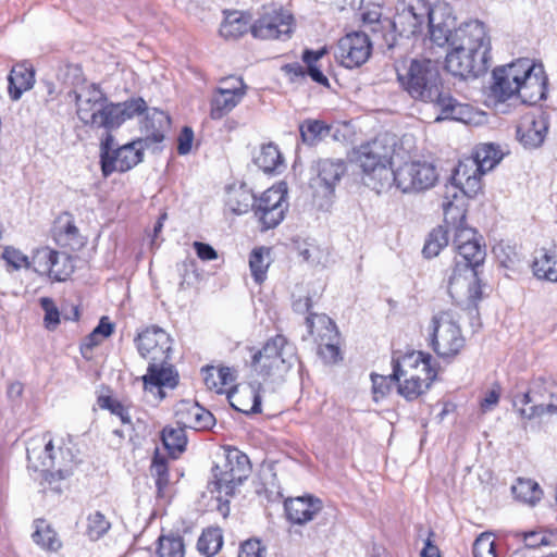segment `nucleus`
Instances as JSON below:
<instances>
[{
    "label": "nucleus",
    "instance_id": "obj_21",
    "mask_svg": "<svg viewBox=\"0 0 557 557\" xmlns=\"http://www.w3.org/2000/svg\"><path fill=\"white\" fill-rule=\"evenodd\" d=\"M548 127V117L545 113L527 114L517 127V137L524 147L537 148L544 143Z\"/></svg>",
    "mask_w": 557,
    "mask_h": 557
},
{
    "label": "nucleus",
    "instance_id": "obj_48",
    "mask_svg": "<svg viewBox=\"0 0 557 557\" xmlns=\"http://www.w3.org/2000/svg\"><path fill=\"white\" fill-rule=\"evenodd\" d=\"M449 233H453V246L455 249L471 243L472 240H475L480 238L481 236L478 234L476 230L473 227H470L467 223L459 225L457 227L448 230Z\"/></svg>",
    "mask_w": 557,
    "mask_h": 557
},
{
    "label": "nucleus",
    "instance_id": "obj_26",
    "mask_svg": "<svg viewBox=\"0 0 557 557\" xmlns=\"http://www.w3.org/2000/svg\"><path fill=\"white\" fill-rule=\"evenodd\" d=\"M442 208L444 212V222L446 224L447 230L457 227L459 225L466 224V202L463 196H458L456 190H447V195L445 196Z\"/></svg>",
    "mask_w": 557,
    "mask_h": 557
},
{
    "label": "nucleus",
    "instance_id": "obj_54",
    "mask_svg": "<svg viewBox=\"0 0 557 557\" xmlns=\"http://www.w3.org/2000/svg\"><path fill=\"white\" fill-rule=\"evenodd\" d=\"M363 24L373 34H377L383 27H392V21L388 18H381L379 11H369L363 13Z\"/></svg>",
    "mask_w": 557,
    "mask_h": 557
},
{
    "label": "nucleus",
    "instance_id": "obj_14",
    "mask_svg": "<svg viewBox=\"0 0 557 557\" xmlns=\"http://www.w3.org/2000/svg\"><path fill=\"white\" fill-rule=\"evenodd\" d=\"M447 289L457 305L467 309H475L482 294L476 269L462 265L461 261H456L448 277Z\"/></svg>",
    "mask_w": 557,
    "mask_h": 557
},
{
    "label": "nucleus",
    "instance_id": "obj_9",
    "mask_svg": "<svg viewBox=\"0 0 557 557\" xmlns=\"http://www.w3.org/2000/svg\"><path fill=\"white\" fill-rule=\"evenodd\" d=\"M391 148L375 139L362 145L358 150L357 161L362 169L364 185L381 193L393 186Z\"/></svg>",
    "mask_w": 557,
    "mask_h": 557
},
{
    "label": "nucleus",
    "instance_id": "obj_45",
    "mask_svg": "<svg viewBox=\"0 0 557 557\" xmlns=\"http://www.w3.org/2000/svg\"><path fill=\"white\" fill-rule=\"evenodd\" d=\"M299 131L302 141L312 145L324 138L330 128L320 121L308 120L300 125Z\"/></svg>",
    "mask_w": 557,
    "mask_h": 557
},
{
    "label": "nucleus",
    "instance_id": "obj_17",
    "mask_svg": "<svg viewBox=\"0 0 557 557\" xmlns=\"http://www.w3.org/2000/svg\"><path fill=\"white\" fill-rule=\"evenodd\" d=\"M293 16L282 8L263 7L260 17L250 26L253 37L259 39H287L293 32Z\"/></svg>",
    "mask_w": 557,
    "mask_h": 557
},
{
    "label": "nucleus",
    "instance_id": "obj_22",
    "mask_svg": "<svg viewBox=\"0 0 557 557\" xmlns=\"http://www.w3.org/2000/svg\"><path fill=\"white\" fill-rule=\"evenodd\" d=\"M550 401L545 404L537 392L534 389L523 394L521 397L515 399L513 406L518 409L519 414L524 419H533L544 414L557 413V387L552 386L549 392Z\"/></svg>",
    "mask_w": 557,
    "mask_h": 557
},
{
    "label": "nucleus",
    "instance_id": "obj_56",
    "mask_svg": "<svg viewBox=\"0 0 557 557\" xmlns=\"http://www.w3.org/2000/svg\"><path fill=\"white\" fill-rule=\"evenodd\" d=\"M151 472L157 476V485L159 488L168 483V467L163 458L158 456L153 458Z\"/></svg>",
    "mask_w": 557,
    "mask_h": 557
},
{
    "label": "nucleus",
    "instance_id": "obj_61",
    "mask_svg": "<svg viewBox=\"0 0 557 557\" xmlns=\"http://www.w3.org/2000/svg\"><path fill=\"white\" fill-rule=\"evenodd\" d=\"M312 307V302L310 298H305L304 300L299 299L294 302V309L297 312L305 313L308 312L309 315L306 319V322L308 324V327L310 329V333H312V314L310 313V309Z\"/></svg>",
    "mask_w": 557,
    "mask_h": 557
},
{
    "label": "nucleus",
    "instance_id": "obj_31",
    "mask_svg": "<svg viewBox=\"0 0 557 557\" xmlns=\"http://www.w3.org/2000/svg\"><path fill=\"white\" fill-rule=\"evenodd\" d=\"M33 541L42 549L55 552L61 547V541L55 531L45 520L34 521Z\"/></svg>",
    "mask_w": 557,
    "mask_h": 557
},
{
    "label": "nucleus",
    "instance_id": "obj_18",
    "mask_svg": "<svg viewBox=\"0 0 557 557\" xmlns=\"http://www.w3.org/2000/svg\"><path fill=\"white\" fill-rule=\"evenodd\" d=\"M371 54V42L364 32H352L339 39L336 49V59L347 67L354 69L362 65Z\"/></svg>",
    "mask_w": 557,
    "mask_h": 557
},
{
    "label": "nucleus",
    "instance_id": "obj_10",
    "mask_svg": "<svg viewBox=\"0 0 557 557\" xmlns=\"http://www.w3.org/2000/svg\"><path fill=\"white\" fill-rule=\"evenodd\" d=\"M250 472V461L246 454L235 447L224 448L223 461L213 469L214 490L222 496H232L235 488L246 480Z\"/></svg>",
    "mask_w": 557,
    "mask_h": 557
},
{
    "label": "nucleus",
    "instance_id": "obj_50",
    "mask_svg": "<svg viewBox=\"0 0 557 557\" xmlns=\"http://www.w3.org/2000/svg\"><path fill=\"white\" fill-rule=\"evenodd\" d=\"M474 557H497L495 542L491 534H481L473 543Z\"/></svg>",
    "mask_w": 557,
    "mask_h": 557
},
{
    "label": "nucleus",
    "instance_id": "obj_42",
    "mask_svg": "<svg viewBox=\"0 0 557 557\" xmlns=\"http://www.w3.org/2000/svg\"><path fill=\"white\" fill-rule=\"evenodd\" d=\"M158 557H184L185 544L180 535H162L158 541Z\"/></svg>",
    "mask_w": 557,
    "mask_h": 557
},
{
    "label": "nucleus",
    "instance_id": "obj_24",
    "mask_svg": "<svg viewBox=\"0 0 557 557\" xmlns=\"http://www.w3.org/2000/svg\"><path fill=\"white\" fill-rule=\"evenodd\" d=\"M176 416L178 423L184 428L205 430L214 424L213 414L198 404L184 403L177 410Z\"/></svg>",
    "mask_w": 557,
    "mask_h": 557
},
{
    "label": "nucleus",
    "instance_id": "obj_34",
    "mask_svg": "<svg viewBox=\"0 0 557 557\" xmlns=\"http://www.w3.org/2000/svg\"><path fill=\"white\" fill-rule=\"evenodd\" d=\"M503 152L498 146L485 143L476 146L473 156L471 157L479 166L486 173L493 170L496 164L503 159Z\"/></svg>",
    "mask_w": 557,
    "mask_h": 557
},
{
    "label": "nucleus",
    "instance_id": "obj_11",
    "mask_svg": "<svg viewBox=\"0 0 557 557\" xmlns=\"http://www.w3.org/2000/svg\"><path fill=\"white\" fill-rule=\"evenodd\" d=\"M147 148L143 139L117 147L114 137L107 133L100 145V162L103 176L113 172H126L143 160V150Z\"/></svg>",
    "mask_w": 557,
    "mask_h": 557
},
{
    "label": "nucleus",
    "instance_id": "obj_64",
    "mask_svg": "<svg viewBox=\"0 0 557 557\" xmlns=\"http://www.w3.org/2000/svg\"><path fill=\"white\" fill-rule=\"evenodd\" d=\"M499 400V393L495 389L490 391L481 401V407L484 411L491 410L497 405Z\"/></svg>",
    "mask_w": 557,
    "mask_h": 557
},
{
    "label": "nucleus",
    "instance_id": "obj_1",
    "mask_svg": "<svg viewBox=\"0 0 557 557\" xmlns=\"http://www.w3.org/2000/svg\"><path fill=\"white\" fill-rule=\"evenodd\" d=\"M450 50L445 58V69L454 76L476 78L491 64V38L486 26L479 20H471L445 32Z\"/></svg>",
    "mask_w": 557,
    "mask_h": 557
},
{
    "label": "nucleus",
    "instance_id": "obj_35",
    "mask_svg": "<svg viewBox=\"0 0 557 557\" xmlns=\"http://www.w3.org/2000/svg\"><path fill=\"white\" fill-rule=\"evenodd\" d=\"M270 252V249L265 247H257L250 252L249 268L257 284L263 283L267 278V272L271 264Z\"/></svg>",
    "mask_w": 557,
    "mask_h": 557
},
{
    "label": "nucleus",
    "instance_id": "obj_53",
    "mask_svg": "<svg viewBox=\"0 0 557 557\" xmlns=\"http://www.w3.org/2000/svg\"><path fill=\"white\" fill-rule=\"evenodd\" d=\"M215 90L221 92H228L232 95L240 94V97H245L247 92V86L240 77L230 76L223 78L220 82V86Z\"/></svg>",
    "mask_w": 557,
    "mask_h": 557
},
{
    "label": "nucleus",
    "instance_id": "obj_12",
    "mask_svg": "<svg viewBox=\"0 0 557 557\" xmlns=\"http://www.w3.org/2000/svg\"><path fill=\"white\" fill-rule=\"evenodd\" d=\"M27 459L34 470L55 474L59 479H65L72 473V467L65 462L64 451L61 447H54L49 434L29 442Z\"/></svg>",
    "mask_w": 557,
    "mask_h": 557
},
{
    "label": "nucleus",
    "instance_id": "obj_52",
    "mask_svg": "<svg viewBox=\"0 0 557 557\" xmlns=\"http://www.w3.org/2000/svg\"><path fill=\"white\" fill-rule=\"evenodd\" d=\"M2 258L3 260L7 261L9 265H11L15 270L22 268L30 269V262L28 257L15 248L7 247L3 250Z\"/></svg>",
    "mask_w": 557,
    "mask_h": 557
},
{
    "label": "nucleus",
    "instance_id": "obj_16",
    "mask_svg": "<svg viewBox=\"0 0 557 557\" xmlns=\"http://www.w3.org/2000/svg\"><path fill=\"white\" fill-rule=\"evenodd\" d=\"M288 209L287 186L278 183L267 189L253 206L256 218L261 224V230L267 231L276 227L285 218Z\"/></svg>",
    "mask_w": 557,
    "mask_h": 557
},
{
    "label": "nucleus",
    "instance_id": "obj_27",
    "mask_svg": "<svg viewBox=\"0 0 557 557\" xmlns=\"http://www.w3.org/2000/svg\"><path fill=\"white\" fill-rule=\"evenodd\" d=\"M9 94L13 100H18L23 92L33 88L35 83V73L26 64H16L12 67L9 75Z\"/></svg>",
    "mask_w": 557,
    "mask_h": 557
},
{
    "label": "nucleus",
    "instance_id": "obj_38",
    "mask_svg": "<svg viewBox=\"0 0 557 557\" xmlns=\"http://www.w3.org/2000/svg\"><path fill=\"white\" fill-rule=\"evenodd\" d=\"M162 442L169 454L176 458L181 455L186 447V435L184 429L178 428H164L162 431Z\"/></svg>",
    "mask_w": 557,
    "mask_h": 557
},
{
    "label": "nucleus",
    "instance_id": "obj_39",
    "mask_svg": "<svg viewBox=\"0 0 557 557\" xmlns=\"http://www.w3.org/2000/svg\"><path fill=\"white\" fill-rule=\"evenodd\" d=\"M223 545L222 531L219 528H209L205 530L198 540V550L207 556H214Z\"/></svg>",
    "mask_w": 557,
    "mask_h": 557
},
{
    "label": "nucleus",
    "instance_id": "obj_3",
    "mask_svg": "<svg viewBox=\"0 0 557 557\" xmlns=\"http://www.w3.org/2000/svg\"><path fill=\"white\" fill-rule=\"evenodd\" d=\"M397 79L403 89L414 100L433 103L440 110V120L470 123L472 108L460 103L442 91L441 75L431 60H411L409 65L397 70Z\"/></svg>",
    "mask_w": 557,
    "mask_h": 557
},
{
    "label": "nucleus",
    "instance_id": "obj_44",
    "mask_svg": "<svg viewBox=\"0 0 557 557\" xmlns=\"http://www.w3.org/2000/svg\"><path fill=\"white\" fill-rule=\"evenodd\" d=\"M282 163V156L278 148L273 144L263 145L256 164L264 172H273Z\"/></svg>",
    "mask_w": 557,
    "mask_h": 557
},
{
    "label": "nucleus",
    "instance_id": "obj_15",
    "mask_svg": "<svg viewBox=\"0 0 557 557\" xmlns=\"http://www.w3.org/2000/svg\"><path fill=\"white\" fill-rule=\"evenodd\" d=\"M392 178L393 185L403 193H413L431 188L437 180V172L430 162L411 160L395 168Z\"/></svg>",
    "mask_w": 557,
    "mask_h": 557
},
{
    "label": "nucleus",
    "instance_id": "obj_57",
    "mask_svg": "<svg viewBox=\"0 0 557 557\" xmlns=\"http://www.w3.org/2000/svg\"><path fill=\"white\" fill-rule=\"evenodd\" d=\"M523 541L527 547L536 548L548 545V537L543 532L531 531L523 534Z\"/></svg>",
    "mask_w": 557,
    "mask_h": 557
},
{
    "label": "nucleus",
    "instance_id": "obj_20",
    "mask_svg": "<svg viewBox=\"0 0 557 557\" xmlns=\"http://www.w3.org/2000/svg\"><path fill=\"white\" fill-rule=\"evenodd\" d=\"M317 176L312 178L311 186L318 195L329 197L333 195L336 185L346 172L343 160L324 159L317 163Z\"/></svg>",
    "mask_w": 557,
    "mask_h": 557
},
{
    "label": "nucleus",
    "instance_id": "obj_5",
    "mask_svg": "<svg viewBox=\"0 0 557 557\" xmlns=\"http://www.w3.org/2000/svg\"><path fill=\"white\" fill-rule=\"evenodd\" d=\"M453 9L445 2L431 5L428 0H399L392 27L400 36H412L429 27L431 40L437 46H444L447 27H454Z\"/></svg>",
    "mask_w": 557,
    "mask_h": 557
},
{
    "label": "nucleus",
    "instance_id": "obj_29",
    "mask_svg": "<svg viewBox=\"0 0 557 557\" xmlns=\"http://www.w3.org/2000/svg\"><path fill=\"white\" fill-rule=\"evenodd\" d=\"M256 197L244 185L239 187H232L227 190L225 206L235 214H244L253 209Z\"/></svg>",
    "mask_w": 557,
    "mask_h": 557
},
{
    "label": "nucleus",
    "instance_id": "obj_4",
    "mask_svg": "<svg viewBox=\"0 0 557 557\" xmlns=\"http://www.w3.org/2000/svg\"><path fill=\"white\" fill-rule=\"evenodd\" d=\"M136 346L140 356L149 360L147 373L139 380L149 401L159 403L165 397L164 388H174L178 374L169 362L172 350L170 335L162 329L152 326L138 334Z\"/></svg>",
    "mask_w": 557,
    "mask_h": 557
},
{
    "label": "nucleus",
    "instance_id": "obj_59",
    "mask_svg": "<svg viewBox=\"0 0 557 557\" xmlns=\"http://www.w3.org/2000/svg\"><path fill=\"white\" fill-rule=\"evenodd\" d=\"M193 246L196 250L198 258L201 259L202 261H211L218 258L215 249L209 244L195 242Z\"/></svg>",
    "mask_w": 557,
    "mask_h": 557
},
{
    "label": "nucleus",
    "instance_id": "obj_51",
    "mask_svg": "<svg viewBox=\"0 0 557 557\" xmlns=\"http://www.w3.org/2000/svg\"><path fill=\"white\" fill-rule=\"evenodd\" d=\"M40 305L45 311V326L48 330H54L60 323V314L58 308L55 307L53 300L48 297H42L40 299Z\"/></svg>",
    "mask_w": 557,
    "mask_h": 557
},
{
    "label": "nucleus",
    "instance_id": "obj_36",
    "mask_svg": "<svg viewBox=\"0 0 557 557\" xmlns=\"http://www.w3.org/2000/svg\"><path fill=\"white\" fill-rule=\"evenodd\" d=\"M511 491L516 498L531 506L540 502L543 496L540 485L530 479H518L516 484L512 485Z\"/></svg>",
    "mask_w": 557,
    "mask_h": 557
},
{
    "label": "nucleus",
    "instance_id": "obj_55",
    "mask_svg": "<svg viewBox=\"0 0 557 557\" xmlns=\"http://www.w3.org/2000/svg\"><path fill=\"white\" fill-rule=\"evenodd\" d=\"M265 548L258 540H248L242 544L238 557H264Z\"/></svg>",
    "mask_w": 557,
    "mask_h": 557
},
{
    "label": "nucleus",
    "instance_id": "obj_47",
    "mask_svg": "<svg viewBox=\"0 0 557 557\" xmlns=\"http://www.w3.org/2000/svg\"><path fill=\"white\" fill-rule=\"evenodd\" d=\"M87 535L90 540L97 541L110 529V522L99 511L88 516Z\"/></svg>",
    "mask_w": 557,
    "mask_h": 557
},
{
    "label": "nucleus",
    "instance_id": "obj_30",
    "mask_svg": "<svg viewBox=\"0 0 557 557\" xmlns=\"http://www.w3.org/2000/svg\"><path fill=\"white\" fill-rule=\"evenodd\" d=\"M203 381L209 389L218 394L223 393L224 387L235 381L234 370L228 367H206L203 369Z\"/></svg>",
    "mask_w": 557,
    "mask_h": 557
},
{
    "label": "nucleus",
    "instance_id": "obj_25",
    "mask_svg": "<svg viewBox=\"0 0 557 557\" xmlns=\"http://www.w3.org/2000/svg\"><path fill=\"white\" fill-rule=\"evenodd\" d=\"M146 111L147 115L141 126L146 136L143 140L146 147H150V145L159 144L164 139V134L170 126V117L158 109L148 111L147 107L144 112Z\"/></svg>",
    "mask_w": 557,
    "mask_h": 557
},
{
    "label": "nucleus",
    "instance_id": "obj_13",
    "mask_svg": "<svg viewBox=\"0 0 557 557\" xmlns=\"http://www.w3.org/2000/svg\"><path fill=\"white\" fill-rule=\"evenodd\" d=\"M465 342L461 330L451 312L443 311L433 317L431 345L440 357H455L463 348Z\"/></svg>",
    "mask_w": 557,
    "mask_h": 557
},
{
    "label": "nucleus",
    "instance_id": "obj_2",
    "mask_svg": "<svg viewBox=\"0 0 557 557\" xmlns=\"http://www.w3.org/2000/svg\"><path fill=\"white\" fill-rule=\"evenodd\" d=\"M69 96L74 97L78 120L85 126L102 128L106 133H111L126 121L143 114L147 108L143 98L112 102L98 84L87 81L77 83Z\"/></svg>",
    "mask_w": 557,
    "mask_h": 557
},
{
    "label": "nucleus",
    "instance_id": "obj_6",
    "mask_svg": "<svg viewBox=\"0 0 557 557\" xmlns=\"http://www.w3.org/2000/svg\"><path fill=\"white\" fill-rule=\"evenodd\" d=\"M491 92L498 101L511 98L535 104L545 98L546 77L542 67L523 58L494 69Z\"/></svg>",
    "mask_w": 557,
    "mask_h": 557
},
{
    "label": "nucleus",
    "instance_id": "obj_7",
    "mask_svg": "<svg viewBox=\"0 0 557 557\" xmlns=\"http://www.w3.org/2000/svg\"><path fill=\"white\" fill-rule=\"evenodd\" d=\"M299 362L297 348L284 335L269 338L251 356V366L264 384L274 386L286 381L289 371Z\"/></svg>",
    "mask_w": 557,
    "mask_h": 557
},
{
    "label": "nucleus",
    "instance_id": "obj_46",
    "mask_svg": "<svg viewBox=\"0 0 557 557\" xmlns=\"http://www.w3.org/2000/svg\"><path fill=\"white\" fill-rule=\"evenodd\" d=\"M55 250L49 247H41L34 251L30 262V268L40 275H47L51 271L53 264V257Z\"/></svg>",
    "mask_w": 557,
    "mask_h": 557
},
{
    "label": "nucleus",
    "instance_id": "obj_60",
    "mask_svg": "<svg viewBox=\"0 0 557 557\" xmlns=\"http://www.w3.org/2000/svg\"><path fill=\"white\" fill-rule=\"evenodd\" d=\"M55 240L62 247L76 250L83 246V239L79 235L55 234Z\"/></svg>",
    "mask_w": 557,
    "mask_h": 557
},
{
    "label": "nucleus",
    "instance_id": "obj_19",
    "mask_svg": "<svg viewBox=\"0 0 557 557\" xmlns=\"http://www.w3.org/2000/svg\"><path fill=\"white\" fill-rule=\"evenodd\" d=\"M485 172L471 157L459 161L451 181V190L459 189L467 197H474L482 188L481 178Z\"/></svg>",
    "mask_w": 557,
    "mask_h": 557
},
{
    "label": "nucleus",
    "instance_id": "obj_23",
    "mask_svg": "<svg viewBox=\"0 0 557 557\" xmlns=\"http://www.w3.org/2000/svg\"><path fill=\"white\" fill-rule=\"evenodd\" d=\"M322 507V500L311 495L285 500L287 518L295 524H305L313 520Z\"/></svg>",
    "mask_w": 557,
    "mask_h": 557
},
{
    "label": "nucleus",
    "instance_id": "obj_43",
    "mask_svg": "<svg viewBox=\"0 0 557 557\" xmlns=\"http://www.w3.org/2000/svg\"><path fill=\"white\" fill-rule=\"evenodd\" d=\"M52 261L51 271H49L47 275L54 281H65L73 273L74 264L67 253L55 251Z\"/></svg>",
    "mask_w": 557,
    "mask_h": 557
},
{
    "label": "nucleus",
    "instance_id": "obj_33",
    "mask_svg": "<svg viewBox=\"0 0 557 557\" xmlns=\"http://www.w3.org/2000/svg\"><path fill=\"white\" fill-rule=\"evenodd\" d=\"M481 242L482 237L455 249L457 251L456 261H461L462 265L478 269L485 259V249Z\"/></svg>",
    "mask_w": 557,
    "mask_h": 557
},
{
    "label": "nucleus",
    "instance_id": "obj_40",
    "mask_svg": "<svg viewBox=\"0 0 557 557\" xmlns=\"http://www.w3.org/2000/svg\"><path fill=\"white\" fill-rule=\"evenodd\" d=\"M248 22L237 12L226 15L220 26V34L226 39H236L247 33Z\"/></svg>",
    "mask_w": 557,
    "mask_h": 557
},
{
    "label": "nucleus",
    "instance_id": "obj_49",
    "mask_svg": "<svg viewBox=\"0 0 557 557\" xmlns=\"http://www.w3.org/2000/svg\"><path fill=\"white\" fill-rule=\"evenodd\" d=\"M372 382V393L373 399L377 403L383 399L391 391L392 384L396 383L393 377V373L391 375H380L372 373L371 374Z\"/></svg>",
    "mask_w": 557,
    "mask_h": 557
},
{
    "label": "nucleus",
    "instance_id": "obj_28",
    "mask_svg": "<svg viewBox=\"0 0 557 557\" xmlns=\"http://www.w3.org/2000/svg\"><path fill=\"white\" fill-rule=\"evenodd\" d=\"M237 395L238 398L236 400L239 403V406L235 405L234 403H232V406L238 411L247 414L261 412V396L259 393V387L249 385L244 387L242 391L235 387L228 393L227 396L230 399H232Z\"/></svg>",
    "mask_w": 557,
    "mask_h": 557
},
{
    "label": "nucleus",
    "instance_id": "obj_8",
    "mask_svg": "<svg viewBox=\"0 0 557 557\" xmlns=\"http://www.w3.org/2000/svg\"><path fill=\"white\" fill-rule=\"evenodd\" d=\"M432 357L422 351H411L393 359V377L397 392L407 400L424 394L436 377Z\"/></svg>",
    "mask_w": 557,
    "mask_h": 557
},
{
    "label": "nucleus",
    "instance_id": "obj_62",
    "mask_svg": "<svg viewBox=\"0 0 557 557\" xmlns=\"http://www.w3.org/2000/svg\"><path fill=\"white\" fill-rule=\"evenodd\" d=\"M94 332L101 337L102 339L109 337L113 332V324L109 322L108 318H101L98 326L94 330Z\"/></svg>",
    "mask_w": 557,
    "mask_h": 557
},
{
    "label": "nucleus",
    "instance_id": "obj_32",
    "mask_svg": "<svg viewBox=\"0 0 557 557\" xmlns=\"http://www.w3.org/2000/svg\"><path fill=\"white\" fill-rule=\"evenodd\" d=\"M244 97L238 95H232L228 92H221L215 90L211 99L210 116L213 120H220L227 115Z\"/></svg>",
    "mask_w": 557,
    "mask_h": 557
},
{
    "label": "nucleus",
    "instance_id": "obj_58",
    "mask_svg": "<svg viewBox=\"0 0 557 557\" xmlns=\"http://www.w3.org/2000/svg\"><path fill=\"white\" fill-rule=\"evenodd\" d=\"M194 140V133L191 128L184 127L178 136V145H177V151L180 154H187L191 149V144Z\"/></svg>",
    "mask_w": 557,
    "mask_h": 557
},
{
    "label": "nucleus",
    "instance_id": "obj_37",
    "mask_svg": "<svg viewBox=\"0 0 557 557\" xmlns=\"http://www.w3.org/2000/svg\"><path fill=\"white\" fill-rule=\"evenodd\" d=\"M555 246L553 248H541L535 251L532 262L533 273L539 278L549 281V272L555 269Z\"/></svg>",
    "mask_w": 557,
    "mask_h": 557
},
{
    "label": "nucleus",
    "instance_id": "obj_63",
    "mask_svg": "<svg viewBox=\"0 0 557 557\" xmlns=\"http://www.w3.org/2000/svg\"><path fill=\"white\" fill-rule=\"evenodd\" d=\"M326 50L320 49L317 51L313 50H305L302 54V61L307 64V66H314V63L320 60L324 54Z\"/></svg>",
    "mask_w": 557,
    "mask_h": 557
},
{
    "label": "nucleus",
    "instance_id": "obj_41",
    "mask_svg": "<svg viewBox=\"0 0 557 557\" xmlns=\"http://www.w3.org/2000/svg\"><path fill=\"white\" fill-rule=\"evenodd\" d=\"M448 233L449 231L444 226H438L432 230L425 240L422 250L423 255L426 258L437 257L442 249H444L449 243Z\"/></svg>",
    "mask_w": 557,
    "mask_h": 557
}]
</instances>
